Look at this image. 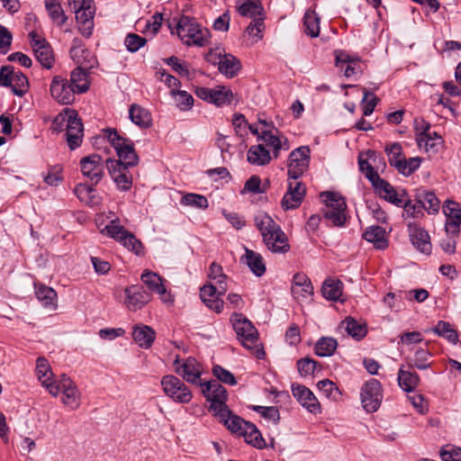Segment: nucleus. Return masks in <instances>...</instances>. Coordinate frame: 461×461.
<instances>
[{
    "mask_svg": "<svg viewBox=\"0 0 461 461\" xmlns=\"http://www.w3.org/2000/svg\"><path fill=\"white\" fill-rule=\"evenodd\" d=\"M399 386L405 392H413L420 384V376L416 372L404 370L403 366L398 371Z\"/></svg>",
    "mask_w": 461,
    "mask_h": 461,
    "instance_id": "36",
    "label": "nucleus"
},
{
    "mask_svg": "<svg viewBox=\"0 0 461 461\" xmlns=\"http://www.w3.org/2000/svg\"><path fill=\"white\" fill-rule=\"evenodd\" d=\"M146 43V38L136 33H128L124 40V45L127 50L132 53L138 51Z\"/></svg>",
    "mask_w": 461,
    "mask_h": 461,
    "instance_id": "61",
    "label": "nucleus"
},
{
    "mask_svg": "<svg viewBox=\"0 0 461 461\" xmlns=\"http://www.w3.org/2000/svg\"><path fill=\"white\" fill-rule=\"evenodd\" d=\"M58 394L62 392V402L75 410L79 406L80 393L76 384L67 375L62 374L59 380L54 381Z\"/></svg>",
    "mask_w": 461,
    "mask_h": 461,
    "instance_id": "14",
    "label": "nucleus"
},
{
    "mask_svg": "<svg viewBox=\"0 0 461 461\" xmlns=\"http://www.w3.org/2000/svg\"><path fill=\"white\" fill-rule=\"evenodd\" d=\"M434 333L447 339L449 342L456 344L458 340V335L450 323L439 321L438 324L431 330Z\"/></svg>",
    "mask_w": 461,
    "mask_h": 461,
    "instance_id": "52",
    "label": "nucleus"
},
{
    "mask_svg": "<svg viewBox=\"0 0 461 461\" xmlns=\"http://www.w3.org/2000/svg\"><path fill=\"white\" fill-rule=\"evenodd\" d=\"M155 338V330L148 325L137 324L132 329V339L142 348H151Z\"/></svg>",
    "mask_w": 461,
    "mask_h": 461,
    "instance_id": "30",
    "label": "nucleus"
},
{
    "mask_svg": "<svg viewBox=\"0 0 461 461\" xmlns=\"http://www.w3.org/2000/svg\"><path fill=\"white\" fill-rule=\"evenodd\" d=\"M128 250L135 253L136 255L143 254V244L138 240L133 233L127 231L126 234L120 240Z\"/></svg>",
    "mask_w": 461,
    "mask_h": 461,
    "instance_id": "55",
    "label": "nucleus"
},
{
    "mask_svg": "<svg viewBox=\"0 0 461 461\" xmlns=\"http://www.w3.org/2000/svg\"><path fill=\"white\" fill-rule=\"evenodd\" d=\"M247 157L250 164L257 166H265L271 161L270 153L264 144L251 146L248 150Z\"/></svg>",
    "mask_w": 461,
    "mask_h": 461,
    "instance_id": "38",
    "label": "nucleus"
},
{
    "mask_svg": "<svg viewBox=\"0 0 461 461\" xmlns=\"http://www.w3.org/2000/svg\"><path fill=\"white\" fill-rule=\"evenodd\" d=\"M382 392L381 383L375 378L369 379L363 384L360 398L362 407L366 412L372 413L379 409L383 400Z\"/></svg>",
    "mask_w": 461,
    "mask_h": 461,
    "instance_id": "8",
    "label": "nucleus"
},
{
    "mask_svg": "<svg viewBox=\"0 0 461 461\" xmlns=\"http://www.w3.org/2000/svg\"><path fill=\"white\" fill-rule=\"evenodd\" d=\"M372 186L381 198L396 206H402V198L407 196L405 189H395L388 181L381 177H377Z\"/></svg>",
    "mask_w": 461,
    "mask_h": 461,
    "instance_id": "17",
    "label": "nucleus"
},
{
    "mask_svg": "<svg viewBox=\"0 0 461 461\" xmlns=\"http://www.w3.org/2000/svg\"><path fill=\"white\" fill-rule=\"evenodd\" d=\"M338 342L331 337L321 338L314 346L315 354L319 357H330L335 352Z\"/></svg>",
    "mask_w": 461,
    "mask_h": 461,
    "instance_id": "49",
    "label": "nucleus"
},
{
    "mask_svg": "<svg viewBox=\"0 0 461 461\" xmlns=\"http://www.w3.org/2000/svg\"><path fill=\"white\" fill-rule=\"evenodd\" d=\"M245 254L241 256L240 262L248 266L250 271L257 276H262L266 273V264L263 257L248 248H244Z\"/></svg>",
    "mask_w": 461,
    "mask_h": 461,
    "instance_id": "28",
    "label": "nucleus"
},
{
    "mask_svg": "<svg viewBox=\"0 0 461 461\" xmlns=\"http://www.w3.org/2000/svg\"><path fill=\"white\" fill-rule=\"evenodd\" d=\"M402 203L401 207L403 208L406 217L415 218L421 212L422 208L416 196L415 201L413 202L407 194V196H403L402 198Z\"/></svg>",
    "mask_w": 461,
    "mask_h": 461,
    "instance_id": "59",
    "label": "nucleus"
},
{
    "mask_svg": "<svg viewBox=\"0 0 461 461\" xmlns=\"http://www.w3.org/2000/svg\"><path fill=\"white\" fill-rule=\"evenodd\" d=\"M36 372L41 384L49 391L51 395L57 397L58 389L54 384L55 380L52 379L53 374L46 358L39 357L37 359Z\"/></svg>",
    "mask_w": 461,
    "mask_h": 461,
    "instance_id": "26",
    "label": "nucleus"
},
{
    "mask_svg": "<svg viewBox=\"0 0 461 461\" xmlns=\"http://www.w3.org/2000/svg\"><path fill=\"white\" fill-rule=\"evenodd\" d=\"M237 9L240 15L252 19L262 17L263 14V6L258 1L246 0L241 3V0H238Z\"/></svg>",
    "mask_w": 461,
    "mask_h": 461,
    "instance_id": "42",
    "label": "nucleus"
},
{
    "mask_svg": "<svg viewBox=\"0 0 461 461\" xmlns=\"http://www.w3.org/2000/svg\"><path fill=\"white\" fill-rule=\"evenodd\" d=\"M292 393L294 397L309 412L317 414L321 412V404L313 393L304 385L293 384Z\"/></svg>",
    "mask_w": 461,
    "mask_h": 461,
    "instance_id": "21",
    "label": "nucleus"
},
{
    "mask_svg": "<svg viewBox=\"0 0 461 461\" xmlns=\"http://www.w3.org/2000/svg\"><path fill=\"white\" fill-rule=\"evenodd\" d=\"M106 137L111 145L116 150L119 162L125 167H132L139 163V157L135 152L133 141L128 138L122 137L114 129L105 130Z\"/></svg>",
    "mask_w": 461,
    "mask_h": 461,
    "instance_id": "5",
    "label": "nucleus"
},
{
    "mask_svg": "<svg viewBox=\"0 0 461 461\" xmlns=\"http://www.w3.org/2000/svg\"><path fill=\"white\" fill-rule=\"evenodd\" d=\"M163 392L174 402L188 403L193 397L190 389L176 376L167 375L161 378Z\"/></svg>",
    "mask_w": 461,
    "mask_h": 461,
    "instance_id": "7",
    "label": "nucleus"
},
{
    "mask_svg": "<svg viewBox=\"0 0 461 461\" xmlns=\"http://www.w3.org/2000/svg\"><path fill=\"white\" fill-rule=\"evenodd\" d=\"M432 357L431 353L422 348H418L412 357L408 360L409 368H417L420 370H424L431 366V362L429 361Z\"/></svg>",
    "mask_w": 461,
    "mask_h": 461,
    "instance_id": "43",
    "label": "nucleus"
},
{
    "mask_svg": "<svg viewBox=\"0 0 461 461\" xmlns=\"http://www.w3.org/2000/svg\"><path fill=\"white\" fill-rule=\"evenodd\" d=\"M208 277L214 282V286L218 287L220 294H225L228 290V276L223 273L222 267L216 262H212L209 267Z\"/></svg>",
    "mask_w": 461,
    "mask_h": 461,
    "instance_id": "37",
    "label": "nucleus"
},
{
    "mask_svg": "<svg viewBox=\"0 0 461 461\" xmlns=\"http://www.w3.org/2000/svg\"><path fill=\"white\" fill-rule=\"evenodd\" d=\"M421 159L419 157L406 158L405 157L400 160L395 166L397 171L403 176H411L420 166Z\"/></svg>",
    "mask_w": 461,
    "mask_h": 461,
    "instance_id": "53",
    "label": "nucleus"
},
{
    "mask_svg": "<svg viewBox=\"0 0 461 461\" xmlns=\"http://www.w3.org/2000/svg\"><path fill=\"white\" fill-rule=\"evenodd\" d=\"M82 175L93 185H97L104 176L105 160L99 154H91L80 160Z\"/></svg>",
    "mask_w": 461,
    "mask_h": 461,
    "instance_id": "11",
    "label": "nucleus"
},
{
    "mask_svg": "<svg viewBox=\"0 0 461 461\" xmlns=\"http://www.w3.org/2000/svg\"><path fill=\"white\" fill-rule=\"evenodd\" d=\"M50 91L53 99L65 105L71 104L75 101V95L77 94L68 80L61 76L53 77Z\"/></svg>",
    "mask_w": 461,
    "mask_h": 461,
    "instance_id": "13",
    "label": "nucleus"
},
{
    "mask_svg": "<svg viewBox=\"0 0 461 461\" xmlns=\"http://www.w3.org/2000/svg\"><path fill=\"white\" fill-rule=\"evenodd\" d=\"M317 386L327 398L337 400L341 395L337 385L329 379H323L318 382Z\"/></svg>",
    "mask_w": 461,
    "mask_h": 461,
    "instance_id": "60",
    "label": "nucleus"
},
{
    "mask_svg": "<svg viewBox=\"0 0 461 461\" xmlns=\"http://www.w3.org/2000/svg\"><path fill=\"white\" fill-rule=\"evenodd\" d=\"M171 95L175 96V101L180 110L186 111L192 108L194 99L186 91L173 89L171 90Z\"/></svg>",
    "mask_w": 461,
    "mask_h": 461,
    "instance_id": "57",
    "label": "nucleus"
},
{
    "mask_svg": "<svg viewBox=\"0 0 461 461\" xmlns=\"http://www.w3.org/2000/svg\"><path fill=\"white\" fill-rule=\"evenodd\" d=\"M95 185L80 183L75 187V194L77 198L90 206L98 205L101 203V198L97 194L96 189L94 187Z\"/></svg>",
    "mask_w": 461,
    "mask_h": 461,
    "instance_id": "32",
    "label": "nucleus"
},
{
    "mask_svg": "<svg viewBox=\"0 0 461 461\" xmlns=\"http://www.w3.org/2000/svg\"><path fill=\"white\" fill-rule=\"evenodd\" d=\"M443 461H461V448L454 446H446L440 450Z\"/></svg>",
    "mask_w": 461,
    "mask_h": 461,
    "instance_id": "64",
    "label": "nucleus"
},
{
    "mask_svg": "<svg viewBox=\"0 0 461 461\" xmlns=\"http://www.w3.org/2000/svg\"><path fill=\"white\" fill-rule=\"evenodd\" d=\"M311 150L307 146L294 149L288 158L287 174L294 180L300 178L309 168Z\"/></svg>",
    "mask_w": 461,
    "mask_h": 461,
    "instance_id": "9",
    "label": "nucleus"
},
{
    "mask_svg": "<svg viewBox=\"0 0 461 461\" xmlns=\"http://www.w3.org/2000/svg\"><path fill=\"white\" fill-rule=\"evenodd\" d=\"M28 37L36 59L43 68L47 69L51 68L55 59L50 43L34 31L31 32Z\"/></svg>",
    "mask_w": 461,
    "mask_h": 461,
    "instance_id": "10",
    "label": "nucleus"
},
{
    "mask_svg": "<svg viewBox=\"0 0 461 461\" xmlns=\"http://www.w3.org/2000/svg\"><path fill=\"white\" fill-rule=\"evenodd\" d=\"M35 295L44 307H57V293L53 288L43 285H35Z\"/></svg>",
    "mask_w": 461,
    "mask_h": 461,
    "instance_id": "47",
    "label": "nucleus"
},
{
    "mask_svg": "<svg viewBox=\"0 0 461 461\" xmlns=\"http://www.w3.org/2000/svg\"><path fill=\"white\" fill-rule=\"evenodd\" d=\"M416 197L419 199L421 208L429 213L438 212L440 202L434 193L426 190H417Z\"/></svg>",
    "mask_w": 461,
    "mask_h": 461,
    "instance_id": "41",
    "label": "nucleus"
},
{
    "mask_svg": "<svg viewBox=\"0 0 461 461\" xmlns=\"http://www.w3.org/2000/svg\"><path fill=\"white\" fill-rule=\"evenodd\" d=\"M181 203L199 209H206L208 207V200L204 195L189 193L181 198Z\"/></svg>",
    "mask_w": 461,
    "mask_h": 461,
    "instance_id": "56",
    "label": "nucleus"
},
{
    "mask_svg": "<svg viewBox=\"0 0 461 461\" xmlns=\"http://www.w3.org/2000/svg\"><path fill=\"white\" fill-rule=\"evenodd\" d=\"M124 293L126 295L125 305L132 312L141 309L152 297L150 293L139 286L127 287Z\"/></svg>",
    "mask_w": 461,
    "mask_h": 461,
    "instance_id": "22",
    "label": "nucleus"
},
{
    "mask_svg": "<svg viewBox=\"0 0 461 461\" xmlns=\"http://www.w3.org/2000/svg\"><path fill=\"white\" fill-rule=\"evenodd\" d=\"M318 362L311 357H303L297 361L298 372L302 376L312 375L318 366Z\"/></svg>",
    "mask_w": 461,
    "mask_h": 461,
    "instance_id": "63",
    "label": "nucleus"
},
{
    "mask_svg": "<svg viewBox=\"0 0 461 461\" xmlns=\"http://www.w3.org/2000/svg\"><path fill=\"white\" fill-rule=\"evenodd\" d=\"M195 95L216 106L230 105L234 97L232 91L224 86H217L214 88L197 87Z\"/></svg>",
    "mask_w": 461,
    "mask_h": 461,
    "instance_id": "12",
    "label": "nucleus"
},
{
    "mask_svg": "<svg viewBox=\"0 0 461 461\" xmlns=\"http://www.w3.org/2000/svg\"><path fill=\"white\" fill-rule=\"evenodd\" d=\"M140 279L151 292L156 293L160 296L162 302H173V298L171 294L167 292L159 275L146 269L141 274Z\"/></svg>",
    "mask_w": 461,
    "mask_h": 461,
    "instance_id": "23",
    "label": "nucleus"
},
{
    "mask_svg": "<svg viewBox=\"0 0 461 461\" xmlns=\"http://www.w3.org/2000/svg\"><path fill=\"white\" fill-rule=\"evenodd\" d=\"M84 128L81 119L76 111L68 112V124L67 125V141L71 150L78 148L82 143Z\"/></svg>",
    "mask_w": 461,
    "mask_h": 461,
    "instance_id": "19",
    "label": "nucleus"
},
{
    "mask_svg": "<svg viewBox=\"0 0 461 461\" xmlns=\"http://www.w3.org/2000/svg\"><path fill=\"white\" fill-rule=\"evenodd\" d=\"M176 33L187 46H204L210 36V32L198 24L194 18L183 15L176 24Z\"/></svg>",
    "mask_w": 461,
    "mask_h": 461,
    "instance_id": "3",
    "label": "nucleus"
},
{
    "mask_svg": "<svg viewBox=\"0 0 461 461\" xmlns=\"http://www.w3.org/2000/svg\"><path fill=\"white\" fill-rule=\"evenodd\" d=\"M240 60L231 54H223V59L218 68L219 71L228 78L234 77L240 70Z\"/></svg>",
    "mask_w": 461,
    "mask_h": 461,
    "instance_id": "44",
    "label": "nucleus"
},
{
    "mask_svg": "<svg viewBox=\"0 0 461 461\" xmlns=\"http://www.w3.org/2000/svg\"><path fill=\"white\" fill-rule=\"evenodd\" d=\"M416 140L420 148H424L426 151L433 153L438 152V148L443 142L441 136L436 131H430L429 134L423 135V137H416Z\"/></svg>",
    "mask_w": 461,
    "mask_h": 461,
    "instance_id": "48",
    "label": "nucleus"
},
{
    "mask_svg": "<svg viewBox=\"0 0 461 461\" xmlns=\"http://www.w3.org/2000/svg\"><path fill=\"white\" fill-rule=\"evenodd\" d=\"M321 198L326 206L325 209H323L324 219L330 221L333 226H344L347 219V203L345 198L339 194L330 191L322 192Z\"/></svg>",
    "mask_w": 461,
    "mask_h": 461,
    "instance_id": "4",
    "label": "nucleus"
},
{
    "mask_svg": "<svg viewBox=\"0 0 461 461\" xmlns=\"http://www.w3.org/2000/svg\"><path fill=\"white\" fill-rule=\"evenodd\" d=\"M223 294H219L218 287L213 284H205L200 289V297L205 305L211 310L220 313L223 310L224 302L221 298Z\"/></svg>",
    "mask_w": 461,
    "mask_h": 461,
    "instance_id": "25",
    "label": "nucleus"
},
{
    "mask_svg": "<svg viewBox=\"0 0 461 461\" xmlns=\"http://www.w3.org/2000/svg\"><path fill=\"white\" fill-rule=\"evenodd\" d=\"M88 68V67L77 66L70 74L68 82L74 86L77 94L86 93L89 89L90 84L87 80L88 74L86 71Z\"/></svg>",
    "mask_w": 461,
    "mask_h": 461,
    "instance_id": "35",
    "label": "nucleus"
},
{
    "mask_svg": "<svg viewBox=\"0 0 461 461\" xmlns=\"http://www.w3.org/2000/svg\"><path fill=\"white\" fill-rule=\"evenodd\" d=\"M291 292L297 301H304L313 294L310 278L303 273H296L293 277Z\"/></svg>",
    "mask_w": 461,
    "mask_h": 461,
    "instance_id": "24",
    "label": "nucleus"
},
{
    "mask_svg": "<svg viewBox=\"0 0 461 461\" xmlns=\"http://www.w3.org/2000/svg\"><path fill=\"white\" fill-rule=\"evenodd\" d=\"M76 9V20L83 36L90 37L94 28L95 6L92 0H83Z\"/></svg>",
    "mask_w": 461,
    "mask_h": 461,
    "instance_id": "16",
    "label": "nucleus"
},
{
    "mask_svg": "<svg viewBox=\"0 0 461 461\" xmlns=\"http://www.w3.org/2000/svg\"><path fill=\"white\" fill-rule=\"evenodd\" d=\"M245 441L249 445L258 449L267 447V443L263 438L261 432L258 429L255 424L249 422L243 434L241 435Z\"/></svg>",
    "mask_w": 461,
    "mask_h": 461,
    "instance_id": "46",
    "label": "nucleus"
},
{
    "mask_svg": "<svg viewBox=\"0 0 461 461\" xmlns=\"http://www.w3.org/2000/svg\"><path fill=\"white\" fill-rule=\"evenodd\" d=\"M254 222L268 250L279 254H285L290 250L286 234L267 213L259 212L255 216Z\"/></svg>",
    "mask_w": 461,
    "mask_h": 461,
    "instance_id": "1",
    "label": "nucleus"
},
{
    "mask_svg": "<svg viewBox=\"0 0 461 461\" xmlns=\"http://www.w3.org/2000/svg\"><path fill=\"white\" fill-rule=\"evenodd\" d=\"M363 115L369 116L374 112L375 107L379 102V99L366 88H363Z\"/></svg>",
    "mask_w": 461,
    "mask_h": 461,
    "instance_id": "62",
    "label": "nucleus"
},
{
    "mask_svg": "<svg viewBox=\"0 0 461 461\" xmlns=\"http://www.w3.org/2000/svg\"><path fill=\"white\" fill-rule=\"evenodd\" d=\"M220 419V421L222 422L228 429H230L232 433L238 434L241 436L249 424V421H246L240 416L233 414L232 411L229 409V414L222 416H217Z\"/></svg>",
    "mask_w": 461,
    "mask_h": 461,
    "instance_id": "40",
    "label": "nucleus"
},
{
    "mask_svg": "<svg viewBox=\"0 0 461 461\" xmlns=\"http://www.w3.org/2000/svg\"><path fill=\"white\" fill-rule=\"evenodd\" d=\"M179 359L176 358L174 362L176 372L183 377L187 383L194 384H203L201 382V366L194 357H188L183 364H179Z\"/></svg>",
    "mask_w": 461,
    "mask_h": 461,
    "instance_id": "18",
    "label": "nucleus"
},
{
    "mask_svg": "<svg viewBox=\"0 0 461 461\" xmlns=\"http://www.w3.org/2000/svg\"><path fill=\"white\" fill-rule=\"evenodd\" d=\"M304 32L312 38L320 34V19L313 11H307L303 17Z\"/></svg>",
    "mask_w": 461,
    "mask_h": 461,
    "instance_id": "50",
    "label": "nucleus"
},
{
    "mask_svg": "<svg viewBox=\"0 0 461 461\" xmlns=\"http://www.w3.org/2000/svg\"><path fill=\"white\" fill-rule=\"evenodd\" d=\"M128 230H126L122 225L119 224V219L116 218L112 220L109 224H107L101 232L103 234L107 235L110 238L120 242L122 237L126 234Z\"/></svg>",
    "mask_w": 461,
    "mask_h": 461,
    "instance_id": "54",
    "label": "nucleus"
},
{
    "mask_svg": "<svg viewBox=\"0 0 461 461\" xmlns=\"http://www.w3.org/2000/svg\"><path fill=\"white\" fill-rule=\"evenodd\" d=\"M105 164L117 188L122 191L130 190L132 185V176L129 171L130 167H125L110 158L105 160Z\"/></svg>",
    "mask_w": 461,
    "mask_h": 461,
    "instance_id": "15",
    "label": "nucleus"
},
{
    "mask_svg": "<svg viewBox=\"0 0 461 461\" xmlns=\"http://www.w3.org/2000/svg\"><path fill=\"white\" fill-rule=\"evenodd\" d=\"M129 117L131 121L142 129H148L152 125V116L144 107L133 104L129 109Z\"/></svg>",
    "mask_w": 461,
    "mask_h": 461,
    "instance_id": "34",
    "label": "nucleus"
},
{
    "mask_svg": "<svg viewBox=\"0 0 461 461\" xmlns=\"http://www.w3.org/2000/svg\"><path fill=\"white\" fill-rule=\"evenodd\" d=\"M363 238L374 244L377 249H385L388 245L385 230L381 226H370L363 232Z\"/></svg>",
    "mask_w": 461,
    "mask_h": 461,
    "instance_id": "33",
    "label": "nucleus"
},
{
    "mask_svg": "<svg viewBox=\"0 0 461 461\" xmlns=\"http://www.w3.org/2000/svg\"><path fill=\"white\" fill-rule=\"evenodd\" d=\"M321 293L327 300L338 301L342 294V283L339 279L327 278L323 282Z\"/></svg>",
    "mask_w": 461,
    "mask_h": 461,
    "instance_id": "45",
    "label": "nucleus"
},
{
    "mask_svg": "<svg viewBox=\"0 0 461 461\" xmlns=\"http://www.w3.org/2000/svg\"><path fill=\"white\" fill-rule=\"evenodd\" d=\"M341 327H344L347 333L356 340L362 339L367 333L366 323L358 321L350 316L341 322Z\"/></svg>",
    "mask_w": 461,
    "mask_h": 461,
    "instance_id": "39",
    "label": "nucleus"
},
{
    "mask_svg": "<svg viewBox=\"0 0 461 461\" xmlns=\"http://www.w3.org/2000/svg\"><path fill=\"white\" fill-rule=\"evenodd\" d=\"M230 321L242 346L250 350L258 359H263L266 353L263 346L258 344V332L252 322L242 313L237 312L230 316Z\"/></svg>",
    "mask_w": 461,
    "mask_h": 461,
    "instance_id": "2",
    "label": "nucleus"
},
{
    "mask_svg": "<svg viewBox=\"0 0 461 461\" xmlns=\"http://www.w3.org/2000/svg\"><path fill=\"white\" fill-rule=\"evenodd\" d=\"M203 387V393L207 401L211 402L209 411L213 412L214 416H222L229 414V407L225 402L227 400L226 389L217 381L205 382L200 384Z\"/></svg>",
    "mask_w": 461,
    "mask_h": 461,
    "instance_id": "6",
    "label": "nucleus"
},
{
    "mask_svg": "<svg viewBox=\"0 0 461 461\" xmlns=\"http://www.w3.org/2000/svg\"><path fill=\"white\" fill-rule=\"evenodd\" d=\"M306 194V187L303 182L295 181L288 184V189L285 194L281 204L284 210L298 208Z\"/></svg>",
    "mask_w": 461,
    "mask_h": 461,
    "instance_id": "20",
    "label": "nucleus"
},
{
    "mask_svg": "<svg viewBox=\"0 0 461 461\" xmlns=\"http://www.w3.org/2000/svg\"><path fill=\"white\" fill-rule=\"evenodd\" d=\"M29 80L20 70L15 71L11 90L17 96H23L29 90Z\"/></svg>",
    "mask_w": 461,
    "mask_h": 461,
    "instance_id": "51",
    "label": "nucleus"
},
{
    "mask_svg": "<svg viewBox=\"0 0 461 461\" xmlns=\"http://www.w3.org/2000/svg\"><path fill=\"white\" fill-rule=\"evenodd\" d=\"M69 54L70 58L77 66L92 68V54L85 48L81 40L77 38L73 40Z\"/></svg>",
    "mask_w": 461,
    "mask_h": 461,
    "instance_id": "31",
    "label": "nucleus"
},
{
    "mask_svg": "<svg viewBox=\"0 0 461 461\" xmlns=\"http://www.w3.org/2000/svg\"><path fill=\"white\" fill-rule=\"evenodd\" d=\"M277 133L278 130L276 129H275V132L268 129H264L261 131V136H259V139L262 140L267 146L273 149L275 158L279 156L281 149L288 150L290 148L287 139L284 136L279 137Z\"/></svg>",
    "mask_w": 461,
    "mask_h": 461,
    "instance_id": "27",
    "label": "nucleus"
},
{
    "mask_svg": "<svg viewBox=\"0 0 461 461\" xmlns=\"http://www.w3.org/2000/svg\"><path fill=\"white\" fill-rule=\"evenodd\" d=\"M384 151L387 154L389 164L393 167L404 158L402 145L398 142L387 145Z\"/></svg>",
    "mask_w": 461,
    "mask_h": 461,
    "instance_id": "58",
    "label": "nucleus"
},
{
    "mask_svg": "<svg viewBox=\"0 0 461 461\" xmlns=\"http://www.w3.org/2000/svg\"><path fill=\"white\" fill-rule=\"evenodd\" d=\"M410 240L414 248L420 252L425 255L431 253L430 237L424 229L418 227L410 229Z\"/></svg>",
    "mask_w": 461,
    "mask_h": 461,
    "instance_id": "29",
    "label": "nucleus"
}]
</instances>
